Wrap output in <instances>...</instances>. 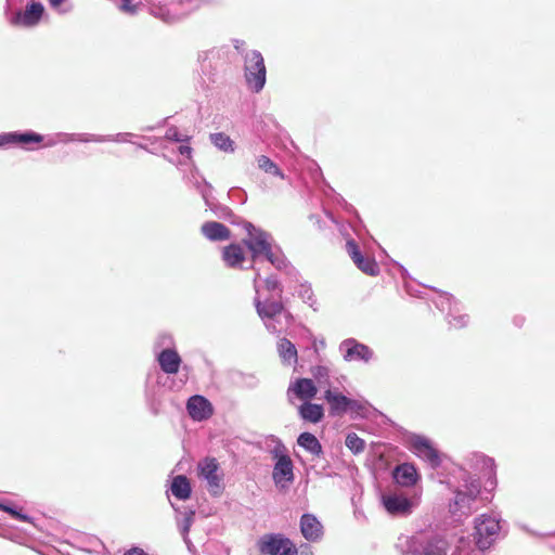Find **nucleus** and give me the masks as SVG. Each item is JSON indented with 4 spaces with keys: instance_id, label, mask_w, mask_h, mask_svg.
Masks as SVG:
<instances>
[{
    "instance_id": "nucleus-29",
    "label": "nucleus",
    "mask_w": 555,
    "mask_h": 555,
    "mask_svg": "<svg viewBox=\"0 0 555 555\" xmlns=\"http://www.w3.org/2000/svg\"><path fill=\"white\" fill-rule=\"evenodd\" d=\"M258 167L264 172L271 173L273 176L280 177L284 179L283 172L280 168L274 164L268 156L261 155L257 159Z\"/></svg>"
},
{
    "instance_id": "nucleus-38",
    "label": "nucleus",
    "mask_w": 555,
    "mask_h": 555,
    "mask_svg": "<svg viewBox=\"0 0 555 555\" xmlns=\"http://www.w3.org/2000/svg\"><path fill=\"white\" fill-rule=\"evenodd\" d=\"M266 284H267V288L269 291H274V289H276L279 287V284H278V282L275 280H269L268 279L266 281Z\"/></svg>"
},
{
    "instance_id": "nucleus-27",
    "label": "nucleus",
    "mask_w": 555,
    "mask_h": 555,
    "mask_svg": "<svg viewBox=\"0 0 555 555\" xmlns=\"http://www.w3.org/2000/svg\"><path fill=\"white\" fill-rule=\"evenodd\" d=\"M448 543L440 538L429 540L423 547L422 555H447Z\"/></svg>"
},
{
    "instance_id": "nucleus-39",
    "label": "nucleus",
    "mask_w": 555,
    "mask_h": 555,
    "mask_svg": "<svg viewBox=\"0 0 555 555\" xmlns=\"http://www.w3.org/2000/svg\"><path fill=\"white\" fill-rule=\"evenodd\" d=\"M179 152H180V154L188 155L190 157L191 153H192V149L190 146H186V145H181L179 147Z\"/></svg>"
},
{
    "instance_id": "nucleus-4",
    "label": "nucleus",
    "mask_w": 555,
    "mask_h": 555,
    "mask_svg": "<svg viewBox=\"0 0 555 555\" xmlns=\"http://www.w3.org/2000/svg\"><path fill=\"white\" fill-rule=\"evenodd\" d=\"M258 550L268 555H298L295 544L282 534H264L258 542Z\"/></svg>"
},
{
    "instance_id": "nucleus-34",
    "label": "nucleus",
    "mask_w": 555,
    "mask_h": 555,
    "mask_svg": "<svg viewBox=\"0 0 555 555\" xmlns=\"http://www.w3.org/2000/svg\"><path fill=\"white\" fill-rule=\"evenodd\" d=\"M166 138L175 142H185L190 140L189 135L180 133L176 127H171L166 131Z\"/></svg>"
},
{
    "instance_id": "nucleus-12",
    "label": "nucleus",
    "mask_w": 555,
    "mask_h": 555,
    "mask_svg": "<svg viewBox=\"0 0 555 555\" xmlns=\"http://www.w3.org/2000/svg\"><path fill=\"white\" fill-rule=\"evenodd\" d=\"M44 12V8L39 2H33L26 7L24 12L17 13L13 23L26 27L35 26L39 23Z\"/></svg>"
},
{
    "instance_id": "nucleus-22",
    "label": "nucleus",
    "mask_w": 555,
    "mask_h": 555,
    "mask_svg": "<svg viewBox=\"0 0 555 555\" xmlns=\"http://www.w3.org/2000/svg\"><path fill=\"white\" fill-rule=\"evenodd\" d=\"M257 312L261 318L272 319L283 310V304L279 299H267L256 301Z\"/></svg>"
},
{
    "instance_id": "nucleus-35",
    "label": "nucleus",
    "mask_w": 555,
    "mask_h": 555,
    "mask_svg": "<svg viewBox=\"0 0 555 555\" xmlns=\"http://www.w3.org/2000/svg\"><path fill=\"white\" fill-rule=\"evenodd\" d=\"M365 410V405L360 401L348 399V411L353 412L357 415H363Z\"/></svg>"
},
{
    "instance_id": "nucleus-3",
    "label": "nucleus",
    "mask_w": 555,
    "mask_h": 555,
    "mask_svg": "<svg viewBox=\"0 0 555 555\" xmlns=\"http://www.w3.org/2000/svg\"><path fill=\"white\" fill-rule=\"evenodd\" d=\"M266 65L258 51H250L245 55V79L248 88L254 92L262 90L266 83Z\"/></svg>"
},
{
    "instance_id": "nucleus-40",
    "label": "nucleus",
    "mask_w": 555,
    "mask_h": 555,
    "mask_svg": "<svg viewBox=\"0 0 555 555\" xmlns=\"http://www.w3.org/2000/svg\"><path fill=\"white\" fill-rule=\"evenodd\" d=\"M64 1L65 0H49L50 4L54 8L61 5Z\"/></svg>"
},
{
    "instance_id": "nucleus-23",
    "label": "nucleus",
    "mask_w": 555,
    "mask_h": 555,
    "mask_svg": "<svg viewBox=\"0 0 555 555\" xmlns=\"http://www.w3.org/2000/svg\"><path fill=\"white\" fill-rule=\"evenodd\" d=\"M299 415L302 420L317 424L322 421L324 410L321 404L305 402L299 406Z\"/></svg>"
},
{
    "instance_id": "nucleus-7",
    "label": "nucleus",
    "mask_w": 555,
    "mask_h": 555,
    "mask_svg": "<svg viewBox=\"0 0 555 555\" xmlns=\"http://www.w3.org/2000/svg\"><path fill=\"white\" fill-rule=\"evenodd\" d=\"M411 446L414 453L428 461L433 467L440 464V456L438 451L433 447L430 441L422 436H414L411 438Z\"/></svg>"
},
{
    "instance_id": "nucleus-2",
    "label": "nucleus",
    "mask_w": 555,
    "mask_h": 555,
    "mask_svg": "<svg viewBox=\"0 0 555 555\" xmlns=\"http://www.w3.org/2000/svg\"><path fill=\"white\" fill-rule=\"evenodd\" d=\"M197 477L206 482V489L211 495L218 496L223 492V473L215 457H205L198 462Z\"/></svg>"
},
{
    "instance_id": "nucleus-21",
    "label": "nucleus",
    "mask_w": 555,
    "mask_h": 555,
    "mask_svg": "<svg viewBox=\"0 0 555 555\" xmlns=\"http://www.w3.org/2000/svg\"><path fill=\"white\" fill-rule=\"evenodd\" d=\"M296 397L300 400H310L312 399L317 392L318 389L310 378H299L297 379L294 385L289 388Z\"/></svg>"
},
{
    "instance_id": "nucleus-9",
    "label": "nucleus",
    "mask_w": 555,
    "mask_h": 555,
    "mask_svg": "<svg viewBox=\"0 0 555 555\" xmlns=\"http://www.w3.org/2000/svg\"><path fill=\"white\" fill-rule=\"evenodd\" d=\"M43 137L36 132H8L0 134V146L14 144L22 147H29L31 144H40Z\"/></svg>"
},
{
    "instance_id": "nucleus-18",
    "label": "nucleus",
    "mask_w": 555,
    "mask_h": 555,
    "mask_svg": "<svg viewBox=\"0 0 555 555\" xmlns=\"http://www.w3.org/2000/svg\"><path fill=\"white\" fill-rule=\"evenodd\" d=\"M476 500L468 496L464 491H456L455 498L452 504H450V512L453 515L468 516L473 513V503Z\"/></svg>"
},
{
    "instance_id": "nucleus-36",
    "label": "nucleus",
    "mask_w": 555,
    "mask_h": 555,
    "mask_svg": "<svg viewBox=\"0 0 555 555\" xmlns=\"http://www.w3.org/2000/svg\"><path fill=\"white\" fill-rule=\"evenodd\" d=\"M132 0H121V11L133 14L137 11V7L131 4Z\"/></svg>"
},
{
    "instance_id": "nucleus-5",
    "label": "nucleus",
    "mask_w": 555,
    "mask_h": 555,
    "mask_svg": "<svg viewBox=\"0 0 555 555\" xmlns=\"http://www.w3.org/2000/svg\"><path fill=\"white\" fill-rule=\"evenodd\" d=\"M500 531V524L496 519L482 515L476 519L475 539L480 550H487L491 545L493 538Z\"/></svg>"
},
{
    "instance_id": "nucleus-1",
    "label": "nucleus",
    "mask_w": 555,
    "mask_h": 555,
    "mask_svg": "<svg viewBox=\"0 0 555 555\" xmlns=\"http://www.w3.org/2000/svg\"><path fill=\"white\" fill-rule=\"evenodd\" d=\"M245 229L247 236L243 240V244L249 249L253 261L259 256H264L267 260L274 263V254L269 234L255 228L251 223H247Z\"/></svg>"
},
{
    "instance_id": "nucleus-25",
    "label": "nucleus",
    "mask_w": 555,
    "mask_h": 555,
    "mask_svg": "<svg viewBox=\"0 0 555 555\" xmlns=\"http://www.w3.org/2000/svg\"><path fill=\"white\" fill-rule=\"evenodd\" d=\"M171 492L179 500H188L191 496V483L184 475L173 477L171 482Z\"/></svg>"
},
{
    "instance_id": "nucleus-31",
    "label": "nucleus",
    "mask_w": 555,
    "mask_h": 555,
    "mask_svg": "<svg viewBox=\"0 0 555 555\" xmlns=\"http://www.w3.org/2000/svg\"><path fill=\"white\" fill-rule=\"evenodd\" d=\"M311 374L320 386H330V371L326 366L317 365L311 369Z\"/></svg>"
},
{
    "instance_id": "nucleus-32",
    "label": "nucleus",
    "mask_w": 555,
    "mask_h": 555,
    "mask_svg": "<svg viewBox=\"0 0 555 555\" xmlns=\"http://www.w3.org/2000/svg\"><path fill=\"white\" fill-rule=\"evenodd\" d=\"M480 482L477 479H470L468 483L465 485L464 493L473 499H477L480 494Z\"/></svg>"
},
{
    "instance_id": "nucleus-10",
    "label": "nucleus",
    "mask_w": 555,
    "mask_h": 555,
    "mask_svg": "<svg viewBox=\"0 0 555 555\" xmlns=\"http://www.w3.org/2000/svg\"><path fill=\"white\" fill-rule=\"evenodd\" d=\"M385 509L391 515H409L412 512V502L398 494H385L382 496Z\"/></svg>"
},
{
    "instance_id": "nucleus-13",
    "label": "nucleus",
    "mask_w": 555,
    "mask_h": 555,
    "mask_svg": "<svg viewBox=\"0 0 555 555\" xmlns=\"http://www.w3.org/2000/svg\"><path fill=\"white\" fill-rule=\"evenodd\" d=\"M221 258L227 267L238 269L246 259V253L241 244L231 243L222 248Z\"/></svg>"
},
{
    "instance_id": "nucleus-15",
    "label": "nucleus",
    "mask_w": 555,
    "mask_h": 555,
    "mask_svg": "<svg viewBox=\"0 0 555 555\" xmlns=\"http://www.w3.org/2000/svg\"><path fill=\"white\" fill-rule=\"evenodd\" d=\"M300 531L306 540L314 542L322 537L323 527L315 516L304 514L300 518Z\"/></svg>"
},
{
    "instance_id": "nucleus-16",
    "label": "nucleus",
    "mask_w": 555,
    "mask_h": 555,
    "mask_svg": "<svg viewBox=\"0 0 555 555\" xmlns=\"http://www.w3.org/2000/svg\"><path fill=\"white\" fill-rule=\"evenodd\" d=\"M158 364L166 374H177L181 364V357L175 349H164L157 357Z\"/></svg>"
},
{
    "instance_id": "nucleus-28",
    "label": "nucleus",
    "mask_w": 555,
    "mask_h": 555,
    "mask_svg": "<svg viewBox=\"0 0 555 555\" xmlns=\"http://www.w3.org/2000/svg\"><path fill=\"white\" fill-rule=\"evenodd\" d=\"M210 140L219 150L230 153L234 152V142L228 134L223 132L212 133L210 134Z\"/></svg>"
},
{
    "instance_id": "nucleus-26",
    "label": "nucleus",
    "mask_w": 555,
    "mask_h": 555,
    "mask_svg": "<svg viewBox=\"0 0 555 555\" xmlns=\"http://www.w3.org/2000/svg\"><path fill=\"white\" fill-rule=\"evenodd\" d=\"M297 443L315 456H320L322 453V446L320 441L310 433L300 434L297 439Z\"/></svg>"
},
{
    "instance_id": "nucleus-37",
    "label": "nucleus",
    "mask_w": 555,
    "mask_h": 555,
    "mask_svg": "<svg viewBox=\"0 0 555 555\" xmlns=\"http://www.w3.org/2000/svg\"><path fill=\"white\" fill-rule=\"evenodd\" d=\"M124 555H147V554L140 547H132V548L128 550Z\"/></svg>"
},
{
    "instance_id": "nucleus-24",
    "label": "nucleus",
    "mask_w": 555,
    "mask_h": 555,
    "mask_svg": "<svg viewBox=\"0 0 555 555\" xmlns=\"http://www.w3.org/2000/svg\"><path fill=\"white\" fill-rule=\"evenodd\" d=\"M278 351L282 361L286 364H295L298 360L295 345L287 338H281L278 343Z\"/></svg>"
},
{
    "instance_id": "nucleus-30",
    "label": "nucleus",
    "mask_w": 555,
    "mask_h": 555,
    "mask_svg": "<svg viewBox=\"0 0 555 555\" xmlns=\"http://www.w3.org/2000/svg\"><path fill=\"white\" fill-rule=\"evenodd\" d=\"M346 447L353 452L354 454H358L362 452L365 448V442L363 439H361L357 434L351 433L348 434L346 437Z\"/></svg>"
},
{
    "instance_id": "nucleus-11",
    "label": "nucleus",
    "mask_w": 555,
    "mask_h": 555,
    "mask_svg": "<svg viewBox=\"0 0 555 555\" xmlns=\"http://www.w3.org/2000/svg\"><path fill=\"white\" fill-rule=\"evenodd\" d=\"M273 480L278 486L284 487V482H292L294 479L293 462L288 455L282 454L273 468Z\"/></svg>"
},
{
    "instance_id": "nucleus-17",
    "label": "nucleus",
    "mask_w": 555,
    "mask_h": 555,
    "mask_svg": "<svg viewBox=\"0 0 555 555\" xmlns=\"http://www.w3.org/2000/svg\"><path fill=\"white\" fill-rule=\"evenodd\" d=\"M393 478L400 486L411 487L416 483L418 475L413 465L404 463L395 468Z\"/></svg>"
},
{
    "instance_id": "nucleus-33",
    "label": "nucleus",
    "mask_w": 555,
    "mask_h": 555,
    "mask_svg": "<svg viewBox=\"0 0 555 555\" xmlns=\"http://www.w3.org/2000/svg\"><path fill=\"white\" fill-rule=\"evenodd\" d=\"M0 511H3L8 514H10L13 518L18 519L21 521L30 522L31 519L29 516L22 514L21 512L14 509L13 507L5 505L3 503H0Z\"/></svg>"
},
{
    "instance_id": "nucleus-6",
    "label": "nucleus",
    "mask_w": 555,
    "mask_h": 555,
    "mask_svg": "<svg viewBox=\"0 0 555 555\" xmlns=\"http://www.w3.org/2000/svg\"><path fill=\"white\" fill-rule=\"evenodd\" d=\"M346 250L357 268L364 274L376 276L379 273V266L372 257L364 256L353 240L346 243Z\"/></svg>"
},
{
    "instance_id": "nucleus-19",
    "label": "nucleus",
    "mask_w": 555,
    "mask_h": 555,
    "mask_svg": "<svg viewBox=\"0 0 555 555\" xmlns=\"http://www.w3.org/2000/svg\"><path fill=\"white\" fill-rule=\"evenodd\" d=\"M346 346V353L344 356L346 361H365L367 362L372 358V350L363 345L356 341H347L345 344Z\"/></svg>"
},
{
    "instance_id": "nucleus-20",
    "label": "nucleus",
    "mask_w": 555,
    "mask_h": 555,
    "mask_svg": "<svg viewBox=\"0 0 555 555\" xmlns=\"http://www.w3.org/2000/svg\"><path fill=\"white\" fill-rule=\"evenodd\" d=\"M324 399L330 404V413L332 415H343L348 412V399L346 396L327 389Z\"/></svg>"
},
{
    "instance_id": "nucleus-8",
    "label": "nucleus",
    "mask_w": 555,
    "mask_h": 555,
    "mask_svg": "<svg viewBox=\"0 0 555 555\" xmlns=\"http://www.w3.org/2000/svg\"><path fill=\"white\" fill-rule=\"evenodd\" d=\"M189 415L194 421H204L209 418L214 413L211 403L203 396H192L186 403Z\"/></svg>"
},
{
    "instance_id": "nucleus-14",
    "label": "nucleus",
    "mask_w": 555,
    "mask_h": 555,
    "mask_svg": "<svg viewBox=\"0 0 555 555\" xmlns=\"http://www.w3.org/2000/svg\"><path fill=\"white\" fill-rule=\"evenodd\" d=\"M202 234L209 241L221 242L231 238V230L221 222L206 221L201 227Z\"/></svg>"
}]
</instances>
